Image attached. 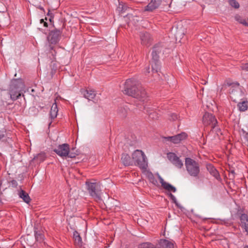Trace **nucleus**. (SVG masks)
<instances>
[{"instance_id": "nucleus-43", "label": "nucleus", "mask_w": 248, "mask_h": 248, "mask_svg": "<svg viewBox=\"0 0 248 248\" xmlns=\"http://www.w3.org/2000/svg\"><path fill=\"white\" fill-rule=\"evenodd\" d=\"M244 248H248V246H246Z\"/></svg>"}, {"instance_id": "nucleus-44", "label": "nucleus", "mask_w": 248, "mask_h": 248, "mask_svg": "<svg viewBox=\"0 0 248 248\" xmlns=\"http://www.w3.org/2000/svg\"><path fill=\"white\" fill-rule=\"evenodd\" d=\"M50 49H53V47L50 46Z\"/></svg>"}, {"instance_id": "nucleus-22", "label": "nucleus", "mask_w": 248, "mask_h": 248, "mask_svg": "<svg viewBox=\"0 0 248 248\" xmlns=\"http://www.w3.org/2000/svg\"><path fill=\"white\" fill-rule=\"evenodd\" d=\"M83 95L85 98L90 100L94 98L96 94L94 91L87 90L84 92Z\"/></svg>"}, {"instance_id": "nucleus-23", "label": "nucleus", "mask_w": 248, "mask_h": 248, "mask_svg": "<svg viewBox=\"0 0 248 248\" xmlns=\"http://www.w3.org/2000/svg\"><path fill=\"white\" fill-rule=\"evenodd\" d=\"M128 8L127 6L123 2L121 1L119 2L117 9L119 12L123 13L126 11Z\"/></svg>"}, {"instance_id": "nucleus-14", "label": "nucleus", "mask_w": 248, "mask_h": 248, "mask_svg": "<svg viewBox=\"0 0 248 248\" xmlns=\"http://www.w3.org/2000/svg\"><path fill=\"white\" fill-rule=\"evenodd\" d=\"M174 242L171 240L160 239L158 242V248H174Z\"/></svg>"}, {"instance_id": "nucleus-2", "label": "nucleus", "mask_w": 248, "mask_h": 248, "mask_svg": "<svg viewBox=\"0 0 248 248\" xmlns=\"http://www.w3.org/2000/svg\"><path fill=\"white\" fill-rule=\"evenodd\" d=\"M25 89V85L21 78L13 79L11 80L9 87V94L13 101L17 100Z\"/></svg>"}, {"instance_id": "nucleus-24", "label": "nucleus", "mask_w": 248, "mask_h": 248, "mask_svg": "<svg viewBox=\"0 0 248 248\" xmlns=\"http://www.w3.org/2000/svg\"><path fill=\"white\" fill-rule=\"evenodd\" d=\"M239 109L241 111H244L248 108L247 102L243 101L237 105Z\"/></svg>"}, {"instance_id": "nucleus-37", "label": "nucleus", "mask_w": 248, "mask_h": 248, "mask_svg": "<svg viewBox=\"0 0 248 248\" xmlns=\"http://www.w3.org/2000/svg\"><path fill=\"white\" fill-rule=\"evenodd\" d=\"M149 69H150V67H149V66L148 65L144 69V71H143V72L145 73V74H147V73H149Z\"/></svg>"}, {"instance_id": "nucleus-28", "label": "nucleus", "mask_w": 248, "mask_h": 248, "mask_svg": "<svg viewBox=\"0 0 248 248\" xmlns=\"http://www.w3.org/2000/svg\"><path fill=\"white\" fill-rule=\"evenodd\" d=\"M46 158V155L44 153H40L34 157V159L39 160V161H43Z\"/></svg>"}, {"instance_id": "nucleus-6", "label": "nucleus", "mask_w": 248, "mask_h": 248, "mask_svg": "<svg viewBox=\"0 0 248 248\" xmlns=\"http://www.w3.org/2000/svg\"><path fill=\"white\" fill-rule=\"evenodd\" d=\"M161 51V48L158 46H155L152 51V61L151 63L152 71L153 73H158L160 69V64L158 62V54Z\"/></svg>"}, {"instance_id": "nucleus-8", "label": "nucleus", "mask_w": 248, "mask_h": 248, "mask_svg": "<svg viewBox=\"0 0 248 248\" xmlns=\"http://www.w3.org/2000/svg\"><path fill=\"white\" fill-rule=\"evenodd\" d=\"M187 136V135L186 133L182 132L174 136L163 137V138L166 140L170 141L174 144H177L186 140Z\"/></svg>"}, {"instance_id": "nucleus-30", "label": "nucleus", "mask_w": 248, "mask_h": 248, "mask_svg": "<svg viewBox=\"0 0 248 248\" xmlns=\"http://www.w3.org/2000/svg\"><path fill=\"white\" fill-rule=\"evenodd\" d=\"M229 3L232 7L235 8H238L239 7V4L235 0H230Z\"/></svg>"}, {"instance_id": "nucleus-32", "label": "nucleus", "mask_w": 248, "mask_h": 248, "mask_svg": "<svg viewBox=\"0 0 248 248\" xmlns=\"http://www.w3.org/2000/svg\"><path fill=\"white\" fill-rule=\"evenodd\" d=\"M212 132H216L217 136H218L219 134H221L220 129L218 128L217 125L216 129L215 130H213V128H212Z\"/></svg>"}, {"instance_id": "nucleus-5", "label": "nucleus", "mask_w": 248, "mask_h": 248, "mask_svg": "<svg viewBox=\"0 0 248 248\" xmlns=\"http://www.w3.org/2000/svg\"><path fill=\"white\" fill-rule=\"evenodd\" d=\"M87 189L90 195L96 201L101 200V190L95 182L86 181L85 183Z\"/></svg>"}, {"instance_id": "nucleus-17", "label": "nucleus", "mask_w": 248, "mask_h": 248, "mask_svg": "<svg viewBox=\"0 0 248 248\" xmlns=\"http://www.w3.org/2000/svg\"><path fill=\"white\" fill-rule=\"evenodd\" d=\"M121 160L125 166L133 165L132 159H131L130 156L127 154H122Z\"/></svg>"}, {"instance_id": "nucleus-3", "label": "nucleus", "mask_w": 248, "mask_h": 248, "mask_svg": "<svg viewBox=\"0 0 248 248\" xmlns=\"http://www.w3.org/2000/svg\"><path fill=\"white\" fill-rule=\"evenodd\" d=\"M133 165L138 166L142 170L148 167V159L144 152L140 150H135L132 155Z\"/></svg>"}, {"instance_id": "nucleus-1", "label": "nucleus", "mask_w": 248, "mask_h": 248, "mask_svg": "<svg viewBox=\"0 0 248 248\" xmlns=\"http://www.w3.org/2000/svg\"><path fill=\"white\" fill-rule=\"evenodd\" d=\"M124 93L144 101L146 98V93L139 81L135 79H127L124 84Z\"/></svg>"}, {"instance_id": "nucleus-18", "label": "nucleus", "mask_w": 248, "mask_h": 248, "mask_svg": "<svg viewBox=\"0 0 248 248\" xmlns=\"http://www.w3.org/2000/svg\"><path fill=\"white\" fill-rule=\"evenodd\" d=\"M145 171V174L149 181L155 186H158V183L157 180L155 178L153 174L150 171L144 170Z\"/></svg>"}, {"instance_id": "nucleus-38", "label": "nucleus", "mask_w": 248, "mask_h": 248, "mask_svg": "<svg viewBox=\"0 0 248 248\" xmlns=\"http://www.w3.org/2000/svg\"><path fill=\"white\" fill-rule=\"evenodd\" d=\"M4 131L0 130V140L4 137Z\"/></svg>"}, {"instance_id": "nucleus-10", "label": "nucleus", "mask_w": 248, "mask_h": 248, "mask_svg": "<svg viewBox=\"0 0 248 248\" xmlns=\"http://www.w3.org/2000/svg\"><path fill=\"white\" fill-rule=\"evenodd\" d=\"M61 31L59 30H55L51 31L47 36L48 41L52 44H57L60 40Z\"/></svg>"}, {"instance_id": "nucleus-42", "label": "nucleus", "mask_w": 248, "mask_h": 248, "mask_svg": "<svg viewBox=\"0 0 248 248\" xmlns=\"http://www.w3.org/2000/svg\"><path fill=\"white\" fill-rule=\"evenodd\" d=\"M178 35V34H177L176 36V40H177Z\"/></svg>"}, {"instance_id": "nucleus-34", "label": "nucleus", "mask_w": 248, "mask_h": 248, "mask_svg": "<svg viewBox=\"0 0 248 248\" xmlns=\"http://www.w3.org/2000/svg\"><path fill=\"white\" fill-rule=\"evenodd\" d=\"M241 68L243 70L248 71V63L242 64L241 66Z\"/></svg>"}, {"instance_id": "nucleus-13", "label": "nucleus", "mask_w": 248, "mask_h": 248, "mask_svg": "<svg viewBox=\"0 0 248 248\" xmlns=\"http://www.w3.org/2000/svg\"><path fill=\"white\" fill-rule=\"evenodd\" d=\"M157 175L158 178L160 181V183L161 184L162 187L165 189H166V190H167L169 192H176V189L174 186H173L170 184L166 182L158 173H157Z\"/></svg>"}, {"instance_id": "nucleus-16", "label": "nucleus", "mask_w": 248, "mask_h": 248, "mask_svg": "<svg viewBox=\"0 0 248 248\" xmlns=\"http://www.w3.org/2000/svg\"><path fill=\"white\" fill-rule=\"evenodd\" d=\"M242 227L245 229L248 235V215L242 214L240 217Z\"/></svg>"}, {"instance_id": "nucleus-9", "label": "nucleus", "mask_w": 248, "mask_h": 248, "mask_svg": "<svg viewBox=\"0 0 248 248\" xmlns=\"http://www.w3.org/2000/svg\"><path fill=\"white\" fill-rule=\"evenodd\" d=\"M54 151L61 157L66 156L69 152V146L68 144L64 143L59 145Z\"/></svg>"}, {"instance_id": "nucleus-15", "label": "nucleus", "mask_w": 248, "mask_h": 248, "mask_svg": "<svg viewBox=\"0 0 248 248\" xmlns=\"http://www.w3.org/2000/svg\"><path fill=\"white\" fill-rule=\"evenodd\" d=\"M141 43L142 45L149 46L151 44V39L150 35L147 32H142L140 34Z\"/></svg>"}, {"instance_id": "nucleus-27", "label": "nucleus", "mask_w": 248, "mask_h": 248, "mask_svg": "<svg viewBox=\"0 0 248 248\" xmlns=\"http://www.w3.org/2000/svg\"><path fill=\"white\" fill-rule=\"evenodd\" d=\"M35 237L37 241L41 242L44 240V236L41 232H35Z\"/></svg>"}, {"instance_id": "nucleus-11", "label": "nucleus", "mask_w": 248, "mask_h": 248, "mask_svg": "<svg viewBox=\"0 0 248 248\" xmlns=\"http://www.w3.org/2000/svg\"><path fill=\"white\" fill-rule=\"evenodd\" d=\"M169 160L178 168H181L183 166L182 160L174 153H169L167 155Z\"/></svg>"}, {"instance_id": "nucleus-12", "label": "nucleus", "mask_w": 248, "mask_h": 248, "mask_svg": "<svg viewBox=\"0 0 248 248\" xmlns=\"http://www.w3.org/2000/svg\"><path fill=\"white\" fill-rule=\"evenodd\" d=\"M161 3V0H151L148 4L145 7V11L152 12L158 8Z\"/></svg>"}, {"instance_id": "nucleus-19", "label": "nucleus", "mask_w": 248, "mask_h": 248, "mask_svg": "<svg viewBox=\"0 0 248 248\" xmlns=\"http://www.w3.org/2000/svg\"><path fill=\"white\" fill-rule=\"evenodd\" d=\"M18 195L19 198L22 199L26 203H29L30 202L31 198L28 194L22 189L19 190Z\"/></svg>"}, {"instance_id": "nucleus-21", "label": "nucleus", "mask_w": 248, "mask_h": 248, "mask_svg": "<svg viewBox=\"0 0 248 248\" xmlns=\"http://www.w3.org/2000/svg\"><path fill=\"white\" fill-rule=\"evenodd\" d=\"M73 238L76 245L79 247L82 246V241L81 237L79 233L76 231L73 232Z\"/></svg>"}, {"instance_id": "nucleus-36", "label": "nucleus", "mask_w": 248, "mask_h": 248, "mask_svg": "<svg viewBox=\"0 0 248 248\" xmlns=\"http://www.w3.org/2000/svg\"><path fill=\"white\" fill-rule=\"evenodd\" d=\"M177 119H178V116L176 114L173 113L171 114V118H170L171 120L174 121Z\"/></svg>"}, {"instance_id": "nucleus-26", "label": "nucleus", "mask_w": 248, "mask_h": 248, "mask_svg": "<svg viewBox=\"0 0 248 248\" xmlns=\"http://www.w3.org/2000/svg\"><path fill=\"white\" fill-rule=\"evenodd\" d=\"M139 248H156L155 247L153 246V245L149 242L143 243L141 244Z\"/></svg>"}, {"instance_id": "nucleus-29", "label": "nucleus", "mask_w": 248, "mask_h": 248, "mask_svg": "<svg viewBox=\"0 0 248 248\" xmlns=\"http://www.w3.org/2000/svg\"><path fill=\"white\" fill-rule=\"evenodd\" d=\"M147 112L148 113L149 117L152 119H157L158 117V114L155 111L150 112L147 110Z\"/></svg>"}, {"instance_id": "nucleus-7", "label": "nucleus", "mask_w": 248, "mask_h": 248, "mask_svg": "<svg viewBox=\"0 0 248 248\" xmlns=\"http://www.w3.org/2000/svg\"><path fill=\"white\" fill-rule=\"evenodd\" d=\"M202 123L205 126L211 125L214 130L216 129V124L217 122L213 114L205 112L202 117Z\"/></svg>"}, {"instance_id": "nucleus-35", "label": "nucleus", "mask_w": 248, "mask_h": 248, "mask_svg": "<svg viewBox=\"0 0 248 248\" xmlns=\"http://www.w3.org/2000/svg\"><path fill=\"white\" fill-rule=\"evenodd\" d=\"M120 114L122 117H125L126 116V112L125 108H124V109L122 110L121 112H120Z\"/></svg>"}, {"instance_id": "nucleus-40", "label": "nucleus", "mask_w": 248, "mask_h": 248, "mask_svg": "<svg viewBox=\"0 0 248 248\" xmlns=\"http://www.w3.org/2000/svg\"><path fill=\"white\" fill-rule=\"evenodd\" d=\"M40 22H41V23H44V26H45V27H46V26H47V23H46V22H45V21H44V19H41L40 20Z\"/></svg>"}, {"instance_id": "nucleus-31", "label": "nucleus", "mask_w": 248, "mask_h": 248, "mask_svg": "<svg viewBox=\"0 0 248 248\" xmlns=\"http://www.w3.org/2000/svg\"><path fill=\"white\" fill-rule=\"evenodd\" d=\"M235 19H236V20H237V21H238L239 23L242 24V22H241V21H246V19H243L239 15H236L235 16Z\"/></svg>"}, {"instance_id": "nucleus-20", "label": "nucleus", "mask_w": 248, "mask_h": 248, "mask_svg": "<svg viewBox=\"0 0 248 248\" xmlns=\"http://www.w3.org/2000/svg\"><path fill=\"white\" fill-rule=\"evenodd\" d=\"M58 112V108L56 102L54 103L50 108V117L51 119H54L56 118Z\"/></svg>"}, {"instance_id": "nucleus-45", "label": "nucleus", "mask_w": 248, "mask_h": 248, "mask_svg": "<svg viewBox=\"0 0 248 248\" xmlns=\"http://www.w3.org/2000/svg\"><path fill=\"white\" fill-rule=\"evenodd\" d=\"M31 91H32V92H33V91H34V90H33V89H32V90H31Z\"/></svg>"}, {"instance_id": "nucleus-41", "label": "nucleus", "mask_w": 248, "mask_h": 248, "mask_svg": "<svg viewBox=\"0 0 248 248\" xmlns=\"http://www.w3.org/2000/svg\"><path fill=\"white\" fill-rule=\"evenodd\" d=\"M245 138L246 139V140L248 141V133H246V135H245Z\"/></svg>"}, {"instance_id": "nucleus-39", "label": "nucleus", "mask_w": 248, "mask_h": 248, "mask_svg": "<svg viewBox=\"0 0 248 248\" xmlns=\"http://www.w3.org/2000/svg\"><path fill=\"white\" fill-rule=\"evenodd\" d=\"M241 22H242V24L246 26H248V20L246 21H241Z\"/></svg>"}, {"instance_id": "nucleus-4", "label": "nucleus", "mask_w": 248, "mask_h": 248, "mask_svg": "<svg viewBox=\"0 0 248 248\" xmlns=\"http://www.w3.org/2000/svg\"><path fill=\"white\" fill-rule=\"evenodd\" d=\"M185 165L188 174L193 177H197L200 173V166L195 160L186 157L185 159Z\"/></svg>"}, {"instance_id": "nucleus-33", "label": "nucleus", "mask_w": 248, "mask_h": 248, "mask_svg": "<svg viewBox=\"0 0 248 248\" xmlns=\"http://www.w3.org/2000/svg\"><path fill=\"white\" fill-rule=\"evenodd\" d=\"M169 196L170 198V199L173 201V202L175 203H176L177 202V199L176 197L171 193L169 194Z\"/></svg>"}, {"instance_id": "nucleus-25", "label": "nucleus", "mask_w": 248, "mask_h": 248, "mask_svg": "<svg viewBox=\"0 0 248 248\" xmlns=\"http://www.w3.org/2000/svg\"><path fill=\"white\" fill-rule=\"evenodd\" d=\"M207 169L209 170L210 173L215 177L217 178L218 176V173L217 171L214 167H213L211 165H209L207 167Z\"/></svg>"}]
</instances>
